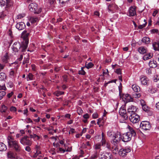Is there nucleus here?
I'll return each instance as SVG.
<instances>
[{
    "label": "nucleus",
    "instance_id": "nucleus-1",
    "mask_svg": "<svg viewBox=\"0 0 159 159\" xmlns=\"http://www.w3.org/2000/svg\"><path fill=\"white\" fill-rule=\"evenodd\" d=\"M28 42L26 40L25 42H23L22 45H21L20 43L18 42L15 43L12 46V48L13 51L15 52H24L27 48Z\"/></svg>",
    "mask_w": 159,
    "mask_h": 159
},
{
    "label": "nucleus",
    "instance_id": "nucleus-2",
    "mask_svg": "<svg viewBox=\"0 0 159 159\" xmlns=\"http://www.w3.org/2000/svg\"><path fill=\"white\" fill-rule=\"evenodd\" d=\"M8 145L10 147H13L15 150L17 152H20L22 151V148L18 142L14 140L11 137L8 138Z\"/></svg>",
    "mask_w": 159,
    "mask_h": 159
},
{
    "label": "nucleus",
    "instance_id": "nucleus-3",
    "mask_svg": "<svg viewBox=\"0 0 159 159\" xmlns=\"http://www.w3.org/2000/svg\"><path fill=\"white\" fill-rule=\"evenodd\" d=\"M29 8L31 11L33 12L34 14H39L42 10L40 8L38 9L37 5L34 3L30 4L29 6Z\"/></svg>",
    "mask_w": 159,
    "mask_h": 159
},
{
    "label": "nucleus",
    "instance_id": "nucleus-4",
    "mask_svg": "<svg viewBox=\"0 0 159 159\" xmlns=\"http://www.w3.org/2000/svg\"><path fill=\"white\" fill-rule=\"evenodd\" d=\"M30 138L27 136L22 137L20 140V143L22 145L30 146L32 144V142Z\"/></svg>",
    "mask_w": 159,
    "mask_h": 159
},
{
    "label": "nucleus",
    "instance_id": "nucleus-5",
    "mask_svg": "<svg viewBox=\"0 0 159 159\" xmlns=\"http://www.w3.org/2000/svg\"><path fill=\"white\" fill-rule=\"evenodd\" d=\"M131 151V149L129 147H126L122 148L120 150L118 153L119 155L123 157H125L127 154Z\"/></svg>",
    "mask_w": 159,
    "mask_h": 159
},
{
    "label": "nucleus",
    "instance_id": "nucleus-6",
    "mask_svg": "<svg viewBox=\"0 0 159 159\" xmlns=\"http://www.w3.org/2000/svg\"><path fill=\"white\" fill-rule=\"evenodd\" d=\"M99 157L100 159H112V156L110 152H101Z\"/></svg>",
    "mask_w": 159,
    "mask_h": 159
},
{
    "label": "nucleus",
    "instance_id": "nucleus-7",
    "mask_svg": "<svg viewBox=\"0 0 159 159\" xmlns=\"http://www.w3.org/2000/svg\"><path fill=\"white\" fill-rule=\"evenodd\" d=\"M129 119L131 122L133 123H136L139 121V116L135 113H133L130 115Z\"/></svg>",
    "mask_w": 159,
    "mask_h": 159
},
{
    "label": "nucleus",
    "instance_id": "nucleus-8",
    "mask_svg": "<svg viewBox=\"0 0 159 159\" xmlns=\"http://www.w3.org/2000/svg\"><path fill=\"white\" fill-rule=\"evenodd\" d=\"M119 91V95L120 96V98H122L124 101H125L126 102H128L133 101V98L129 94H123L122 96H121V92L120 89Z\"/></svg>",
    "mask_w": 159,
    "mask_h": 159
},
{
    "label": "nucleus",
    "instance_id": "nucleus-9",
    "mask_svg": "<svg viewBox=\"0 0 159 159\" xmlns=\"http://www.w3.org/2000/svg\"><path fill=\"white\" fill-rule=\"evenodd\" d=\"M121 139V134L119 132L117 133V136L112 139L111 143L115 146L117 145L120 142Z\"/></svg>",
    "mask_w": 159,
    "mask_h": 159
},
{
    "label": "nucleus",
    "instance_id": "nucleus-10",
    "mask_svg": "<svg viewBox=\"0 0 159 159\" xmlns=\"http://www.w3.org/2000/svg\"><path fill=\"white\" fill-rule=\"evenodd\" d=\"M140 128L144 130L149 129L151 127L150 123L147 121H142L140 125Z\"/></svg>",
    "mask_w": 159,
    "mask_h": 159
},
{
    "label": "nucleus",
    "instance_id": "nucleus-11",
    "mask_svg": "<svg viewBox=\"0 0 159 159\" xmlns=\"http://www.w3.org/2000/svg\"><path fill=\"white\" fill-rule=\"evenodd\" d=\"M119 113L124 120H126L128 117V114H127L126 110L124 107H121L119 111Z\"/></svg>",
    "mask_w": 159,
    "mask_h": 159
},
{
    "label": "nucleus",
    "instance_id": "nucleus-12",
    "mask_svg": "<svg viewBox=\"0 0 159 159\" xmlns=\"http://www.w3.org/2000/svg\"><path fill=\"white\" fill-rule=\"evenodd\" d=\"M131 137L129 133L126 132L123 134L121 139L124 142H128L131 140Z\"/></svg>",
    "mask_w": 159,
    "mask_h": 159
},
{
    "label": "nucleus",
    "instance_id": "nucleus-13",
    "mask_svg": "<svg viewBox=\"0 0 159 159\" xmlns=\"http://www.w3.org/2000/svg\"><path fill=\"white\" fill-rule=\"evenodd\" d=\"M16 27L18 30H20L25 28V25L24 23L21 22L17 23L16 25Z\"/></svg>",
    "mask_w": 159,
    "mask_h": 159
},
{
    "label": "nucleus",
    "instance_id": "nucleus-14",
    "mask_svg": "<svg viewBox=\"0 0 159 159\" xmlns=\"http://www.w3.org/2000/svg\"><path fill=\"white\" fill-rule=\"evenodd\" d=\"M141 84L143 85H148L149 84V80L146 76L141 77L140 79Z\"/></svg>",
    "mask_w": 159,
    "mask_h": 159
},
{
    "label": "nucleus",
    "instance_id": "nucleus-15",
    "mask_svg": "<svg viewBox=\"0 0 159 159\" xmlns=\"http://www.w3.org/2000/svg\"><path fill=\"white\" fill-rule=\"evenodd\" d=\"M129 16H134L136 15V8L135 7H131L129 10Z\"/></svg>",
    "mask_w": 159,
    "mask_h": 159
},
{
    "label": "nucleus",
    "instance_id": "nucleus-16",
    "mask_svg": "<svg viewBox=\"0 0 159 159\" xmlns=\"http://www.w3.org/2000/svg\"><path fill=\"white\" fill-rule=\"evenodd\" d=\"M127 127L129 129V131L127 132V133H129L131 137L133 136L135 137L136 136V133L132 127H130L129 125H128Z\"/></svg>",
    "mask_w": 159,
    "mask_h": 159
},
{
    "label": "nucleus",
    "instance_id": "nucleus-17",
    "mask_svg": "<svg viewBox=\"0 0 159 159\" xmlns=\"http://www.w3.org/2000/svg\"><path fill=\"white\" fill-rule=\"evenodd\" d=\"M136 111V108L135 107L131 105L127 109L128 114H131L132 113H135L134 112Z\"/></svg>",
    "mask_w": 159,
    "mask_h": 159
},
{
    "label": "nucleus",
    "instance_id": "nucleus-18",
    "mask_svg": "<svg viewBox=\"0 0 159 159\" xmlns=\"http://www.w3.org/2000/svg\"><path fill=\"white\" fill-rule=\"evenodd\" d=\"M29 35V33L28 32H27V31L26 30H24L23 32L22 33V36H21L23 38V39H25V42L26 40H27L29 42L28 40L27 39Z\"/></svg>",
    "mask_w": 159,
    "mask_h": 159
},
{
    "label": "nucleus",
    "instance_id": "nucleus-19",
    "mask_svg": "<svg viewBox=\"0 0 159 159\" xmlns=\"http://www.w3.org/2000/svg\"><path fill=\"white\" fill-rule=\"evenodd\" d=\"M138 51L140 54H143L147 52V50L145 47L141 46L138 48Z\"/></svg>",
    "mask_w": 159,
    "mask_h": 159
},
{
    "label": "nucleus",
    "instance_id": "nucleus-20",
    "mask_svg": "<svg viewBox=\"0 0 159 159\" xmlns=\"http://www.w3.org/2000/svg\"><path fill=\"white\" fill-rule=\"evenodd\" d=\"M107 135L109 137L113 139L117 136V134L112 131H109L107 132Z\"/></svg>",
    "mask_w": 159,
    "mask_h": 159
},
{
    "label": "nucleus",
    "instance_id": "nucleus-21",
    "mask_svg": "<svg viewBox=\"0 0 159 159\" xmlns=\"http://www.w3.org/2000/svg\"><path fill=\"white\" fill-rule=\"evenodd\" d=\"M29 20L31 23H34L39 20L38 17L36 16H30L29 18Z\"/></svg>",
    "mask_w": 159,
    "mask_h": 159
},
{
    "label": "nucleus",
    "instance_id": "nucleus-22",
    "mask_svg": "<svg viewBox=\"0 0 159 159\" xmlns=\"http://www.w3.org/2000/svg\"><path fill=\"white\" fill-rule=\"evenodd\" d=\"M132 87L133 90L136 93L139 92L140 90V87L136 84H133Z\"/></svg>",
    "mask_w": 159,
    "mask_h": 159
},
{
    "label": "nucleus",
    "instance_id": "nucleus-23",
    "mask_svg": "<svg viewBox=\"0 0 159 159\" xmlns=\"http://www.w3.org/2000/svg\"><path fill=\"white\" fill-rule=\"evenodd\" d=\"M152 46L155 50L159 51V42H153Z\"/></svg>",
    "mask_w": 159,
    "mask_h": 159
},
{
    "label": "nucleus",
    "instance_id": "nucleus-24",
    "mask_svg": "<svg viewBox=\"0 0 159 159\" xmlns=\"http://www.w3.org/2000/svg\"><path fill=\"white\" fill-rule=\"evenodd\" d=\"M7 149V146L3 143H0V151H6Z\"/></svg>",
    "mask_w": 159,
    "mask_h": 159
},
{
    "label": "nucleus",
    "instance_id": "nucleus-25",
    "mask_svg": "<svg viewBox=\"0 0 159 159\" xmlns=\"http://www.w3.org/2000/svg\"><path fill=\"white\" fill-rule=\"evenodd\" d=\"M142 41L143 43L147 44L150 42V39L149 37H145L143 38Z\"/></svg>",
    "mask_w": 159,
    "mask_h": 159
},
{
    "label": "nucleus",
    "instance_id": "nucleus-26",
    "mask_svg": "<svg viewBox=\"0 0 159 159\" xmlns=\"http://www.w3.org/2000/svg\"><path fill=\"white\" fill-rule=\"evenodd\" d=\"M152 56V55L151 53H148L145 55L143 57V59L144 60H146L151 58Z\"/></svg>",
    "mask_w": 159,
    "mask_h": 159
},
{
    "label": "nucleus",
    "instance_id": "nucleus-27",
    "mask_svg": "<svg viewBox=\"0 0 159 159\" xmlns=\"http://www.w3.org/2000/svg\"><path fill=\"white\" fill-rule=\"evenodd\" d=\"M157 89L156 88H155L152 86L150 87L149 88L148 91L151 93H153L157 91Z\"/></svg>",
    "mask_w": 159,
    "mask_h": 159
},
{
    "label": "nucleus",
    "instance_id": "nucleus-28",
    "mask_svg": "<svg viewBox=\"0 0 159 159\" xmlns=\"http://www.w3.org/2000/svg\"><path fill=\"white\" fill-rule=\"evenodd\" d=\"M6 7H9L12 6L13 2L12 0H6Z\"/></svg>",
    "mask_w": 159,
    "mask_h": 159
},
{
    "label": "nucleus",
    "instance_id": "nucleus-29",
    "mask_svg": "<svg viewBox=\"0 0 159 159\" xmlns=\"http://www.w3.org/2000/svg\"><path fill=\"white\" fill-rule=\"evenodd\" d=\"M7 156L8 158H15L14 154L11 151H9L7 152Z\"/></svg>",
    "mask_w": 159,
    "mask_h": 159
},
{
    "label": "nucleus",
    "instance_id": "nucleus-30",
    "mask_svg": "<svg viewBox=\"0 0 159 159\" xmlns=\"http://www.w3.org/2000/svg\"><path fill=\"white\" fill-rule=\"evenodd\" d=\"M110 150L112 151L115 154H116L118 152V149L117 145L112 147Z\"/></svg>",
    "mask_w": 159,
    "mask_h": 159
},
{
    "label": "nucleus",
    "instance_id": "nucleus-31",
    "mask_svg": "<svg viewBox=\"0 0 159 159\" xmlns=\"http://www.w3.org/2000/svg\"><path fill=\"white\" fill-rule=\"evenodd\" d=\"M149 66L151 68L155 67L157 66L156 61H150L149 62Z\"/></svg>",
    "mask_w": 159,
    "mask_h": 159
},
{
    "label": "nucleus",
    "instance_id": "nucleus-32",
    "mask_svg": "<svg viewBox=\"0 0 159 159\" xmlns=\"http://www.w3.org/2000/svg\"><path fill=\"white\" fill-rule=\"evenodd\" d=\"M64 94V92L62 91H57L54 93V94L57 97H59L60 96Z\"/></svg>",
    "mask_w": 159,
    "mask_h": 159
},
{
    "label": "nucleus",
    "instance_id": "nucleus-33",
    "mask_svg": "<svg viewBox=\"0 0 159 159\" xmlns=\"http://www.w3.org/2000/svg\"><path fill=\"white\" fill-rule=\"evenodd\" d=\"M143 110L146 112H148L150 110V108L146 105H144L142 107Z\"/></svg>",
    "mask_w": 159,
    "mask_h": 159
},
{
    "label": "nucleus",
    "instance_id": "nucleus-34",
    "mask_svg": "<svg viewBox=\"0 0 159 159\" xmlns=\"http://www.w3.org/2000/svg\"><path fill=\"white\" fill-rule=\"evenodd\" d=\"M8 59V57L7 54H5L2 58V61L4 63H7V59Z\"/></svg>",
    "mask_w": 159,
    "mask_h": 159
},
{
    "label": "nucleus",
    "instance_id": "nucleus-35",
    "mask_svg": "<svg viewBox=\"0 0 159 159\" xmlns=\"http://www.w3.org/2000/svg\"><path fill=\"white\" fill-rule=\"evenodd\" d=\"M98 152L96 151L94 154L91 156L90 158L91 159H96L98 157Z\"/></svg>",
    "mask_w": 159,
    "mask_h": 159
},
{
    "label": "nucleus",
    "instance_id": "nucleus-36",
    "mask_svg": "<svg viewBox=\"0 0 159 159\" xmlns=\"http://www.w3.org/2000/svg\"><path fill=\"white\" fill-rule=\"evenodd\" d=\"M7 107L6 106L4 105H3L2 106V107L1 109V112H5L7 109Z\"/></svg>",
    "mask_w": 159,
    "mask_h": 159
},
{
    "label": "nucleus",
    "instance_id": "nucleus-37",
    "mask_svg": "<svg viewBox=\"0 0 159 159\" xmlns=\"http://www.w3.org/2000/svg\"><path fill=\"white\" fill-rule=\"evenodd\" d=\"M41 154V152L40 151H37V150H36V152H35L34 155H33V157L34 158L36 157H37L38 156H39V157H42V156L39 155Z\"/></svg>",
    "mask_w": 159,
    "mask_h": 159
},
{
    "label": "nucleus",
    "instance_id": "nucleus-38",
    "mask_svg": "<svg viewBox=\"0 0 159 159\" xmlns=\"http://www.w3.org/2000/svg\"><path fill=\"white\" fill-rule=\"evenodd\" d=\"M101 144L100 143H97L94 146V148L95 149H100L101 150Z\"/></svg>",
    "mask_w": 159,
    "mask_h": 159
},
{
    "label": "nucleus",
    "instance_id": "nucleus-39",
    "mask_svg": "<svg viewBox=\"0 0 159 159\" xmlns=\"http://www.w3.org/2000/svg\"><path fill=\"white\" fill-rule=\"evenodd\" d=\"M101 142V145L103 147L105 146L106 144L107 143L106 142V139H102Z\"/></svg>",
    "mask_w": 159,
    "mask_h": 159
},
{
    "label": "nucleus",
    "instance_id": "nucleus-40",
    "mask_svg": "<svg viewBox=\"0 0 159 159\" xmlns=\"http://www.w3.org/2000/svg\"><path fill=\"white\" fill-rule=\"evenodd\" d=\"M6 93L4 91H0V100H1L3 97L6 95Z\"/></svg>",
    "mask_w": 159,
    "mask_h": 159
},
{
    "label": "nucleus",
    "instance_id": "nucleus-41",
    "mask_svg": "<svg viewBox=\"0 0 159 159\" xmlns=\"http://www.w3.org/2000/svg\"><path fill=\"white\" fill-rule=\"evenodd\" d=\"M6 77V75L4 73H0V80H4Z\"/></svg>",
    "mask_w": 159,
    "mask_h": 159
},
{
    "label": "nucleus",
    "instance_id": "nucleus-42",
    "mask_svg": "<svg viewBox=\"0 0 159 159\" xmlns=\"http://www.w3.org/2000/svg\"><path fill=\"white\" fill-rule=\"evenodd\" d=\"M27 80H32L33 79V75L31 73H29L28 75Z\"/></svg>",
    "mask_w": 159,
    "mask_h": 159
},
{
    "label": "nucleus",
    "instance_id": "nucleus-43",
    "mask_svg": "<svg viewBox=\"0 0 159 159\" xmlns=\"http://www.w3.org/2000/svg\"><path fill=\"white\" fill-rule=\"evenodd\" d=\"M93 64L92 62H89L87 64H86V66L87 68L89 69L92 68L93 66Z\"/></svg>",
    "mask_w": 159,
    "mask_h": 159
},
{
    "label": "nucleus",
    "instance_id": "nucleus-44",
    "mask_svg": "<svg viewBox=\"0 0 159 159\" xmlns=\"http://www.w3.org/2000/svg\"><path fill=\"white\" fill-rule=\"evenodd\" d=\"M152 69L151 68H147L146 69V72L148 75H150L152 74Z\"/></svg>",
    "mask_w": 159,
    "mask_h": 159
},
{
    "label": "nucleus",
    "instance_id": "nucleus-45",
    "mask_svg": "<svg viewBox=\"0 0 159 159\" xmlns=\"http://www.w3.org/2000/svg\"><path fill=\"white\" fill-rule=\"evenodd\" d=\"M59 3H61L62 5L65 4L69 0H57Z\"/></svg>",
    "mask_w": 159,
    "mask_h": 159
},
{
    "label": "nucleus",
    "instance_id": "nucleus-46",
    "mask_svg": "<svg viewBox=\"0 0 159 159\" xmlns=\"http://www.w3.org/2000/svg\"><path fill=\"white\" fill-rule=\"evenodd\" d=\"M85 73V71L83 70V67H81V70H79L78 72L79 74L83 75H84Z\"/></svg>",
    "mask_w": 159,
    "mask_h": 159
},
{
    "label": "nucleus",
    "instance_id": "nucleus-47",
    "mask_svg": "<svg viewBox=\"0 0 159 159\" xmlns=\"http://www.w3.org/2000/svg\"><path fill=\"white\" fill-rule=\"evenodd\" d=\"M25 14L23 13L21 14H19L17 15L16 16V18L17 19H20L23 17H25Z\"/></svg>",
    "mask_w": 159,
    "mask_h": 159
},
{
    "label": "nucleus",
    "instance_id": "nucleus-48",
    "mask_svg": "<svg viewBox=\"0 0 159 159\" xmlns=\"http://www.w3.org/2000/svg\"><path fill=\"white\" fill-rule=\"evenodd\" d=\"M159 80V75H156L153 78V80L154 82H156L157 81Z\"/></svg>",
    "mask_w": 159,
    "mask_h": 159
},
{
    "label": "nucleus",
    "instance_id": "nucleus-49",
    "mask_svg": "<svg viewBox=\"0 0 159 159\" xmlns=\"http://www.w3.org/2000/svg\"><path fill=\"white\" fill-rule=\"evenodd\" d=\"M147 24V22H146L145 23L143 24V25H139L138 26V28L139 29H142L144 27H145L146 25Z\"/></svg>",
    "mask_w": 159,
    "mask_h": 159
},
{
    "label": "nucleus",
    "instance_id": "nucleus-50",
    "mask_svg": "<svg viewBox=\"0 0 159 159\" xmlns=\"http://www.w3.org/2000/svg\"><path fill=\"white\" fill-rule=\"evenodd\" d=\"M5 5V2L3 0H0V6L3 7Z\"/></svg>",
    "mask_w": 159,
    "mask_h": 159
},
{
    "label": "nucleus",
    "instance_id": "nucleus-51",
    "mask_svg": "<svg viewBox=\"0 0 159 159\" xmlns=\"http://www.w3.org/2000/svg\"><path fill=\"white\" fill-rule=\"evenodd\" d=\"M134 97L135 98H139L141 96V94L140 93H136L135 94H133Z\"/></svg>",
    "mask_w": 159,
    "mask_h": 159
},
{
    "label": "nucleus",
    "instance_id": "nucleus-52",
    "mask_svg": "<svg viewBox=\"0 0 159 159\" xmlns=\"http://www.w3.org/2000/svg\"><path fill=\"white\" fill-rule=\"evenodd\" d=\"M4 12H2L0 13V19H2L6 16Z\"/></svg>",
    "mask_w": 159,
    "mask_h": 159
},
{
    "label": "nucleus",
    "instance_id": "nucleus-53",
    "mask_svg": "<svg viewBox=\"0 0 159 159\" xmlns=\"http://www.w3.org/2000/svg\"><path fill=\"white\" fill-rule=\"evenodd\" d=\"M10 110L11 111L15 112L16 111V107L12 106L10 108Z\"/></svg>",
    "mask_w": 159,
    "mask_h": 159
},
{
    "label": "nucleus",
    "instance_id": "nucleus-54",
    "mask_svg": "<svg viewBox=\"0 0 159 159\" xmlns=\"http://www.w3.org/2000/svg\"><path fill=\"white\" fill-rule=\"evenodd\" d=\"M25 150L28 152H31V149L29 146L25 147Z\"/></svg>",
    "mask_w": 159,
    "mask_h": 159
},
{
    "label": "nucleus",
    "instance_id": "nucleus-55",
    "mask_svg": "<svg viewBox=\"0 0 159 159\" xmlns=\"http://www.w3.org/2000/svg\"><path fill=\"white\" fill-rule=\"evenodd\" d=\"M106 147L108 149L111 150V147L110 144L108 143H107L106 144Z\"/></svg>",
    "mask_w": 159,
    "mask_h": 159
},
{
    "label": "nucleus",
    "instance_id": "nucleus-56",
    "mask_svg": "<svg viewBox=\"0 0 159 159\" xmlns=\"http://www.w3.org/2000/svg\"><path fill=\"white\" fill-rule=\"evenodd\" d=\"M103 119L101 118H99L98 120V122H97V124L98 125H99V127H100V125H99V123L101 122H103Z\"/></svg>",
    "mask_w": 159,
    "mask_h": 159
},
{
    "label": "nucleus",
    "instance_id": "nucleus-57",
    "mask_svg": "<svg viewBox=\"0 0 159 159\" xmlns=\"http://www.w3.org/2000/svg\"><path fill=\"white\" fill-rule=\"evenodd\" d=\"M115 71L118 74L121 75V70L120 69H117Z\"/></svg>",
    "mask_w": 159,
    "mask_h": 159
},
{
    "label": "nucleus",
    "instance_id": "nucleus-58",
    "mask_svg": "<svg viewBox=\"0 0 159 159\" xmlns=\"http://www.w3.org/2000/svg\"><path fill=\"white\" fill-rule=\"evenodd\" d=\"M92 117L94 119H96L98 117V114L97 113H93L92 115Z\"/></svg>",
    "mask_w": 159,
    "mask_h": 159
},
{
    "label": "nucleus",
    "instance_id": "nucleus-59",
    "mask_svg": "<svg viewBox=\"0 0 159 159\" xmlns=\"http://www.w3.org/2000/svg\"><path fill=\"white\" fill-rule=\"evenodd\" d=\"M75 132V130L74 129L71 128L69 131V134H73Z\"/></svg>",
    "mask_w": 159,
    "mask_h": 159
},
{
    "label": "nucleus",
    "instance_id": "nucleus-60",
    "mask_svg": "<svg viewBox=\"0 0 159 159\" xmlns=\"http://www.w3.org/2000/svg\"><path fill=\"white\" fill-rule=\"evenodd\" d=\"M83 117L85 119H88L89 117V115L88 114L86 113L83 116Z\"/></svg>",
    "mask_w": 159,
    "mask_h": 159
},
{
    "label": "nucleus",
    "instance_id": "nucleus-61",
    "mask_svg": "<svg viewBox=\"0 0 159 159\" xmlns=\"http://www.w3.org/2000/svg\"><path fill=\"white\" fill-rule=\"evenodd\" d=\"M59 152H62L63 153H64L65 152L66 150L65 149H62V148H59Z\"/></svg>",
    "mask_w": 159,
    "mask_h": 159
},
{
    "label": "nucleus",
    "instance_id": "nucleus-62",
    "mask_svg": "<svg viewBox=\"0 0 159 159\" xmlns=\"http://www.w3.org/2000/svg\"><path fill=\"white\" fill-rule=\"evenodd\" d=\"M6 88L5 85H2V86L0 85V90H6Z\"/></svg>",
    "mask_w": 159,
    "mask_h": 159
},
{
    "label": "nucleus",
    "instance_id": "nucleus-63",
    "mask_svg": "<svg viewBox=\"0 0 159 159\" xmlns=\"http://www.w3.org/2000/svg\"><path fill=\"white\" fill-rule=\"evenodd\" d=\"M63 80L64 81H66L67 80V76L66 75H65L63 76Z\"/></svg>",
    "mask_w": 159,
    "mask_h": 159
},
{
    "label": "nucleus",
    "instance_id": "nucleus-64",
    "mask_svg": "<svg viewBox=\"0 0 159 159\" xmlns=\"http://www.w3.org/2000/svg\"><path fill=\"white\" fill-rule=\"evenodd\" d=\"M156 107L157 109L159 110V102L156 103Z\"/></svg>",
    "mask_w": 159,
    "mask_h": 159
}]
</instances>
